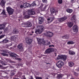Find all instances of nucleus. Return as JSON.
I'll return each instance as SVG.
<instances>
[{"label":"nucleus","instance_id":"obj_26","mask_svg":"<svg viewBox=\"0 0 79 79\" xmlns=\"http://www.w3.org/2000/svg\"><path fill=\"white\" fill-rule=\"evenodd\" d=\"M9 42V40H7L6 39H5L2 41V42L4 44V43H7V42Z\"/></svg>","mask_w":79,"mask_h":79},{"label":"nucleus","instance_id":"obj_49","mask_svg":"<svg viewBox=\"0 0 79 79\" xmlns=\"http://www.w3.org/2000/svg\"><path fill=\"white\" fill-rule=\"evenodd\" d=\"M9 71H10V70H7L6 71V72L5 73H6V74H8L7 73H8V72H9Z\"/></svg>","mask_w":79,"mask_h":79},{"label":"nucleus","instance_id":"obj_8","mask_svg":"<svg viewBox=\"0 0 79 79\" xmlns=\"http://www.w3.org/2000/svg\"><path fill=\"white\" fill-rule=\"evenodd\" d=\"M26 42L28 44V45H30L31 44L32 42V40L30 39L29 38H27L26 39Z\"/></svg>","mask_w":79,"mask_h":79},{"label":"nucleus","instance_id":"obj_4","mask_svg":"<svg viewBox=\"0 0 79 79\" xmlns=\"http://www.w3.org/2000/svg\"><path fill=\"white\" fill-rule=\"evenodd\" d=\"M54 51V49L53 48H49L46 49L44 53L45 54H49L50 53H52V52H53Z\"/></svg>","mask_w":79,"mask_h":79},{"label":"nucleus","instance_id":"obj_38","mask_svg":"<svg viewBox=\"0 0 79 79\" xmlns=\"http://www.w3.org/2000/svg\"><path fill=\"white\" fill-rule=\"evenodd\" d=\"M2 52L4 53H8V50H2Z\"/></svg>","mask_w":79,"mask_h":79},{"label":"nucleus","instance_id":"obj_45","mask_svg":"<svg viewBox=\"0 0 79 79\" xmlns=\"http://www.w3.org/2000/svg\"><path fill=\"white\" fill-rule=\"evenodd\" d=\"M4 77V78H5V79H8V77L7 76Z\"/></svg>","mask_w":79,"mask_h":79},{"label":"nucleus","instance_id":"obj_44","mask_svg":"<svg viewBox=\"0 0 79 79\" xmlns=\"http://www.w3.org/2000/svg\"><path fill=\"white\" fill-rule=\"evenodd\" d=\"M74 74L75 76H77V73H76V72H74Z\"/></svg>","mask_w":79,"mask_h":79},{"label":"nucleus","instance_id":"obj_19","mask_svg":"<svg viewBox=\"0 0 79 79\" xmlns=\"http://www.w3.org/2000/svg\"><path fill=\"white\" fill-rule=\"evenodd\" d=\"M63 39H68L69 38V36L68 35H65L62 36Z\"/></svg>","mask_w":79,"mask_h":79},{"label":"nucleus","instance_id":"obj_42","mask_svg":"<svg viewBox=\"0 0 79 79\" xmlns=\"http://www.w3.org/2000/svg\"><path fill=\"white\" fill-rule=\"evenodd\" d=\"M23 5H21L20 6V8H23Z\"/></svg>","mask_w":79,"mask_h":79},{"label":"nucleus","instance_id":"obj_7","mask_svg":"<svg viewBox=\"0 0 79 79\" xmlns=\"http://www.w3.org/2000/svg\"><path fill=\"white\" fill-rule=\"evenodd\" d=\"M53 33L50 31H48L47 32L46 35L47 37H51L53 36Z\"/></svg>","mask_w":79,"mask_h":79},{"label":"nucleus","instance_id":"obj_13","mask_svg":"<svg viewBox=\"0 0 79 79\" xmlns=\"http://www.w3.org/2000/svg\"><path fill=\"white\" fill-rule=\"evenodd\" d=\"M35 13L34 11H29L28 12V15H34Z\"/></svg>","mask_w":79,"mask_h":79},{"label":"nucleus","instance_id":"obj_6","mask_svg":"<svg viewBox=\"0 0 79 79\" xmlns=\"http://www.w3.org/2000/svg\"><path fill=\"white\" fill-rule=\"evenodd\" d=\"M78 27L76 25H75L73 27V32H78Z\"/></svg>","mask_w":79,"mask_h":79},{"label":"nucleus","instance_id":"obj_10","mask_svg":"<svg viewBox=\"0 0 79 79\" xmlns=\"http://www.w3.org/2000/svg\"><path fill=\"white\" fill-rule=\"evenodd\" d=\"M43 31V30L38 29L36 30V31H35V33L36 34L39 33V34H40L41 33H42V32Z\"/></svg>","mask_w":79,"mask_h":79},{"label":"nucleus","instance_id":"obj_55","mask_svg":"<svg viewBox=\"0 0 79 79\" xmlns=\"http://www.w3.org/2000/svg\"><path fill=\"white\" fill-rule=\"evenodd\" d=\"M34 31H31V33H32V34H34Z\"/></svg>","mask_w":79,"mask_h":79},{"label":"nucleus","instance_id":"obj_32","mask_svg":"<svg viewBox=\"0 0 79 79\" xmlns=\"http://www.w3.org/2000/svg\"><path fill=\"white\" fill-rule=\"evenodd\" d=\"M58 2L59 3V4H62L63 2L62 0H58Z\"/></svg>","mask_w":79,"mask_h":79},{"label":"nucleus","instance_id":"obj_41","mask_svg":"<svg viewBox=\"0 0 79 79\" xmlns=\"http://www.w3.org/2000/svg\"><path fill=\"white\" fill-rule=\"evenodd\" d=\"M54 47V45H49V47Z\"/></svg>","mask_w":79,"mask_h":79},{"label":"nucleus","instance_id":"obj_31","mask_svg":"<svg viewBox=\"0 0 79 79\" xmlns=\"http://www.w3.org/2000/svg\"><path fill=\"white\" fill-rule=\"evenodd\" d=\"M51 12L52 14H53V13H56V11H55V10L54 9H53L52 10H51Z\"/></svg>","mask_w":79,"mask_h":79},{"label":"nucleus","instance_id":"obj_56","mask_svg":"<svg viewBox=\"0 0 79 79\" xmlns=\"http://www.w3.org/2000/svg\"><path fill=\"white\" fill-rule=\"evenodd\" d=\"M2 34V31H0V34Z\"/></svg>","mask_w":79,"mask_h":79},{"label":"nucleus","instance_id":"obj_34","mask_svg":"<svg viewBox=\"0 0 79 79\" xmlns=\"http://www.w3.org/2000/svg\"><path fill=\"white\" fill-rule=\"evenodd\" d=\"M7 52L9 53H10V54H13V55H16V56H17V54H16L13 52V53H12L11 52Z\"/></svg>","mask_w":79,"mask_h":79},{"label":"nucleus","instance_id":"obj_48","mask_svg":"<svg viewBox=\"0 0 79 79\" xmlns=\"http://www.w3.org/2000/svg\"><path fill=\"white\" fill-rule=\"evenodd\" d=\"M50 42H48L47 44V45H50Z\"/></svg>","mask_w":79,"mask_h":79},{"label":"nucleus","instance_id":"obj_52","mask_svg":"<svg viewBox=\"0 0 79 79\" xmlns=\"http://www.w3.org/2000/svg\"><path fill=\"white\" fill-rule=\"evenodd\" d=\"M15 67H13L11 66H10V68H13Z\"/></svg>","mask_w":79,"mask_h":79},{"label":"nucleus","instance_id":"obj_54","mask_svg":"<svg viewBox=\"0 0 79 79\" xmlns=\"http://www.w3.org/2000/svg\"><path fill=\"white\" fill-rule=\"evenodd\" d=\"M43 6H44V5L42 4L41 5V6H42V7Z\"/></svg>","mask_w":79,"mask_h":79},{"label":"nucleus","instance_id":"obj_57","mask_svg":"<svg viewBox=\"0 0 79 79\" xmlns=\"http://www.w3.org/2000/svg\"><path fill=\"white\" fill-rule=\"evenodd\" d=\"M7 62H8L7 60H6V63H7Z\"/></svg>","mask_w":79,"mask_h":79},{"label":"nucleus","instance_id":"obj_22","mask_svg":"<svg viewBox=\"0 0 79 79\" xmlns=\"http://www.w3.org/2000/svg\"><path fill=\"white\" fill-rule=\"evenodd\" d=\"M62 59L64 61H65L66 60V59H67V57L66 56L63 55Z\"/></svg>","mask_w":79,"mask_h":79},{"label":"nucleus","instance_id":"obj_58","mask_svg":"<svg viewBox=\"0 0 79 79\" xmlns=\"http://www.w3.org/2000/svg\"><path fill=\"white\" fill-rule=\"evenodd\" d=\"M73 1H74V0H71V2H73Z\"/></svg>","mask_w":79,"mask_h":79},{"label":"nucleus","instance_id":"obj_24","mask_svg":"<svg viewBox=\"0 0 79 79\" xmlns=\"http://www.w3.org/2000/svg\"><path fill=\"white\" fill-rule=\"evenodd\" d=\"M74 44V42H73V41H70L67 42V44L68 45H72Z\"/></svg>","mask_w":79,"mask_h":79},{"label":"nucleus","instance_id":"obj_39","mask_svg":"<svg viewBox=\"0 0 79 79\" xmlns=\"http://www.w3.org/2000/svg\"><path fill=\"white\" fill-rule=\"evenodd\" d=\"M3 37H4V35H1L0 36V39H2V38H3Z\"/></svg>","mask_w":79,"mask_h":79},{"label":"nucleus","instance_id":"obj_37","mask_svg":"<svg viewBox=\"0 0 79 79\" xmlns=\"http://www.w3.org/2000/svg\"><path fill=\"white\" fill-rule=\"evenodd\" d=\"M10 56H12V57H14V58H16V56L13 54H10Z\"/></svg>","mask_w":79,"mask_h":79},{"label":"nucleus","instance_id":"obj_63","mask_svg":"<svg viewBox=\"0 0 79 79\" xmlns=\"http://www.w3.org/2000/svg\"><path fill=\"white\" fill-rule=\"evenodd\" d=\"M78 71H79V68H78Z\"/></svg>","mask_w":79,"mask_h":79},{"label":"nucleus","instance_id":"obj_60","mask_svg":"<svg viewBox=\"0 0 79 79\" xmlns=\"http://www.w3.org/2000/svg\"><path fill=\"white\" fill-rule=\"evenodd\" d=\"M23 79H26V77H24Z\"/></svg>","mask_w":79,"mask_h":79},{"label":"nucleus","instance_id":"obj_20","mask_svg":"<svg viewBox=\"0 0 79 79\" xmlns=\"http://www.w3.org/2000/svg\"><path fill=\"white\" fill-rule=\"evenodd\" d=\"M37 28H39V29H41V30H43L44 29V26L42 25H38L37 26Z\"/></svg>","mask_w":79,"mask_h":79},{"label":"nucleus","instance_id":"obj_40","mask_svg":"<svg viewBox=\"0 0 79 79\" xmlns=\"http://www.w3.org/2000/svg\"><path fill=\"white\" fill-rule=\"evenodd\" d=\"M10 74H11V76H13V75H15V73L14 72H10Z\"/></svg>","mask_w":79,"mask_h":79},{"label":"nucleus","instance_id":"obj_35","mask_svg":"<svg viewBox=\"0 0 79 79\" xmlns=\"http://www.w3.org/2000/svg\"><path fill=\"white\" fill-rule=\"evenodd\" d=\"M23 5L24 8H26V2L23 3Z\"/></svg>","mask_w":79,"mask_h":79},{"label":"nucleus","instance_id":"obj_14","mask_svg":"<svg viewBox=\"0 0 79 79\" xmlns=\"http://www.w3.org/2000/svg\"><path fill=\"white\" fill-rule=\"evenodd\" d=\"M5 27V25L3 24H0V30L4 29Z\"/></svg>","mask_w":79,"mask_h":79},{"label":"nucleus","instance_id":"obj_61","mask_svg":"<svg viewBox=\"0 0 79 79\" xmlns=\"http://www.w3.org/2000/svg\"><path fill=\"white\" fill-rule=\"evenodd\" d=\"M9 45H6V47H8Z\"/></svg>","mask_w":79,"mask_h":79},{"label":"nucleus","instance_id":"obj_11","mask_svg":"<svg viewBox=\"0 0 79 79\" xmlns=\"http://www.w3.org/2000/svg\"><path fill=\"white\" fill-rule=\"evenodd\" d=\"M38 19L39 21V24H41L42 23L43 21H44V19L42 17H39Z\"/></svg>","mask_w":79,"mask_h":79},{"label":"nucleus","instance_id":"obj_5","mask_svg":"<svg viewBox=\"0 0 79 79\" xmlns=\"http://www.w3.org/2000/svg\"><path fill=\"white\" fill-rule=\"evenodd\" d=\"M17 48L19 50L20 52H23V44L22 43L19 44L17 46Z\"/></svg>","mask_w":79,"mask_h":79},{"label":"nucleus","instance_id":"obj_27","mask_svg":"<svg viewBox=\"0 0 79 79\" xmlns=\"http://www.w3.org/2000/svg\"><path fill=\"white\" fill-rule=\"evenodd\" d=\"M76 19V18L75 15L73 16L71 18L72 20L73 21H74V22H75Z\"/></svg>","mask_w":79,"mask_h":79},{"label":"nucleus","instance_id":"obj_23","mask_svg":"<svg viewBox=\"0 0 79 79\" xmlns=\"http://www.w3.org/2000/svg\"><path fill=\"white\" fill-rule=\"evenodd\" d=\"M19 32V31L16 29H14L12 31L13 34H18Z\"/></svg>","mask_w":79,"mask_h":79},{"label":"nucleus","instance_id":"obj_53","mask_svg":"<svg viewBox=\"0 0 79 79\" xmlns=\"http://www.w3.org/2000/svg\"><path fill=\"white\" fill-rule=\"evenodd\" d=\"M30 79H34V78L32 77V76H31V78H30Z\"/></svg>","mask_w":79,"mask_h":79},{"label":"nucleus","instance_id":"obj_33","mask_svg":"<svg viewBox=\"0 0 79 79\" xmlns=\"http://www.w3.org/2000/svg\"><path fill=\"white\" fill-rule=\"evenodd\" d=\"M31 7V5H30V4H29L28 3L26 2V8H27V7Z\"/></svg>","mask_w":79,"mask_h":79},{"label":"nucleus","instance_id":"obj_36","mask_svg":"<svg viewBox=\"0 0 79 79\" xmlns=\"http://www.w3.org/2000/svg\"><path fill=\"white\" fill-rule=\"evenodd\" d=\"M42 1L44 3H47V0H42Z\"/></svg>","mask_w":79,"mask_h":79},{"label":"nucleus","instance_id":"obj_12","mask_svg":"<svg viewBox=\"0 0 79 79\" xmlns=\"http://www.w3.org/2000/svg\"><path fill=\"white\" fill-rule=\"evenodd\" d=\"M6 0H2L0 2V5L2 6H3L5 5V3H6Z\"/></svg>","mask_w":79,"mask_h":79},{"label":"nucleus","instance_id":"obj_62","mask_svg":"<svg viewBox=\"0 0 79 79\" xmlns=\"http://www.w3.org/2000/svg\"><path fill=\"white\" fill-rule=\"evenodd\" d=\"M0 67H2V65H0Z\"/></svg>","mask_w":79,"mask_h":79},{"label":"nucleus","instance_id":"obj_47","mask_svg":"<svg viewBox=\"0 0 79 79\" xmlns=\"http://www.w3.org/2000/svg\"><path fill=\"white\" fill-rule=\"evenodd\" d=\"M58 77H62V76H61V75H58Z\"/></svg>","mask_w":79,"mask_h":79},{"label":"nucleus","instance_id":"obj_2","mask_svg":"<svg viewBox=\"0 0 79 79\" xmlns=\"http://www.w3.org/2000/svg\"><path fill=\"white\" fill-rule=\"evenodd\" d=\"M64 65V63L61 60H59L56 64L57 66L59 68H61Z\"/></svg>","mask_w":79,"mask_h":79},{"label":"nucleus","instance_id":"obj_50","mask_svg":"<svg viewBox=\"0 0 79 79\" xmlns=\"http://www.w3.org/2000/svg\"><path fill=\"white\" fill-rule=\"evenodd\" d=\"M2 64V65H6V64H5V63H3Z\"/></svg>","mask_w":79,"mask_h":79},{"label":"nucleus","instance_id":"obj_64","mask_svg":"<svg viewBox=\"0 0 79 79\" xmlns=\"http://www.w3.org/2000/svg\"><path fill=\"white\" fill-rule=\"evenodd\" d=\"M19 79V78H15V79Z\"/></svg>","mask_w":79,"mask_h":79},{"label":"nucleus","instance_id":"obj_25","mask_svg":"<svg viewBox=\"0 0 79 79\" xmlns=\"http://www.w3.org/2000/svg\"><path fill=\"white\" fill-rule=\"evenodd\" d=\"M63 56V55H58V57L57 58V60H60V59H62Z\"/></svg>","mask_w":79,"mask_h":79},{"label":"nucleus","instance_id":"obj_1","mask_svg":"<svg viewBox=\"0 0 79 79\" xmlns=\"http://www.w3.org/2000/svg\"><path fill=\"white\" fill-rule=\"evenodd\" d=\"M22 25H24V27H30L32 26V23L29 21H27L26 22H23L22 23Z\"/></svg>","mask_w":79,"mask_h":79},{"label":"nucleus","instance_id":"obj_30","mask_svg":"<svg viewBox=\"0 0 79 79\" xmlns=\"http://www.w3.org/2000/svg\"><path fill=\"white\" fill-rule=\"evenodd\" d=\"M34 6H36V4H35V2H33V3L31 4L30 5V6H31V7H33Z\"/></svg>","mask_w":79,"mask_h":79},{"label":"nucleus","instance_id":"obj_3","mask_svg":"<svg viewBox=\"0 0 79 79\" xmlns=\"http://www.w3.org/2000/svg\"><path fill=\"white\" fill-rule=\"evenodd\" d=\"M6 10L7 11V13H8L9 15H13V14L14 10L13 9L11 8V7H6Z\"/></svg>","mask_w":79,"mask_h":79},{"label":"nucleus","instance_id":"obj_18","mask_svg":"<svg viewBox=\"0 0 79 79\" xmlns=\"http://www.w3.org/2000/svg\"><path fill=\"white\" fill-rule=\"evenodd\" d=\"M73 24H74V23L73 22H68V25L69 27H71L73 26Z\"/></svg>","mask_w":79,"mask_h":79},{"label":"nucleus","instance_id":"obj_16","mask_svg":"<svg viewBox=\"0 0 79 79\" xmlns=\"http://www.w3.org/2000/svg\"><path fill=\"white\" fill-rule=\"evenodd\" d=\"M74 63L72 61H70L69 62V66L70 67H72L74 66Z\"/></svg>","mask_w":79,"mask_h":79},{"label":"nucleus","instance_id":"obj_46","mask_svg":"<svg viewBox=\"0 0 79 79\" xmlns=\"http://www.w3.org/2000/svg\"><path fill=\"white\" fill-rule=\"evenodd\" d=\"M26 17L27 18H29V15H26Z\"/></svg>","mask_w":79,"mask_h":79},{"label":"nucleus","instance_id":"obj_29","mask_svg":"<svg viewBox=\"0 0 79 79\" xmlns=\"http://www.w3.org/2000/svg\"><path fill=\"white\" fill-rule=\"evenodd\" d=\"M37 39L38 41V43H42V42H41L42 40V39H40L39 38H37Z\"/></svg>","mask_w":79,"mask_h":79},{"label":"nucleus","instance_id":"obj_15","mask_svg":"<svg viewBox=\"0 0 79 79\" xmlns=\"http://www.w3.org/2000/svg\"><path fill=\"white\" fill-rule=\"evenodd\" d=\"M1 15H2L3 16H5V17H7V15L6 14V12L5 10H3L2 11L1 13Z\"/></svg>","mask_w":79,"mask_h":79},{"label":"nucleus","instance_id":"obj_17","mask_svg":"<svg viewBox=\"0 0 79 79\" xmlns=\"http://www.w3.org/2000/svg\"><path fill=\"white\" fill-rule=\"evenodd\" d=\"M69 55H74L76 54L72 50L69 51Z\"/></svg>","mask_w":79,"mask_h":79},{"label":"nucleus","instance_id":"obj_51","mask_svg":"<svg viewBox=\"0 0 79 79\" xmlns=\"http://www.w3.org/2000/svg\"><path fill=\"white\" fill-rule=\"evenodd\" d=\"M48 21H50L51 20V19L50 18H48L47 19Z\"/></svg>","mask_w":79,"mask_h":79},{"label":"nucleus","instance_id":"obj_21","mask_svg":"<svg viewBox=\"0 0 79 79\" xmlns=\"http://www.w3.org/2000/svg\"><path fill=\"white\" fill-rule=\"evenodd\" d=\"M66 11L68 13H71L73 10L71 9H66Z\"/></svg>","mask_w":79,"mask_h":79},{"label":"nucleus","instance_id":"obj_59","mask_svg":"<svg viewBox=\"0 0 79 79\" xmlns=\"http://www.w3.org/2000/svg\"><path fill=\"white\" fill-rule=\"evenodd\" d=\"M18 59L19 60H21V59H20V58H19Z\"/></svg>","mask_w":79,"mask_h":79},{"label":"nucleus","instance_id":"obj_28","mask_svg":"<svg viewBox=\"0 0 79 79\" xmlns=\"http://www.w3.org/2000/svg\"><path fill=\"white\" fill-rule=\"evenodd\" d=\"M1 55L4 56H8V55L6 53H5L4 52H2L1 53Z\"/></svg>","mask_w":79,"mask_h":79},{"label":"nucleus","instance_id":"obj_9","mask_svg":"<svg viewBox=\"0 0 79 79\" xmlns=\"http://www.w3.org/2000/svg\"><path fill=\"white\" fill-rule=\"evenodd\" d=\"M67 18H68L67 17L65 16L59 19V20L57 21H58L59 22H62V21H65V20H66Z\"/></svg>","mask_w":79,"mask_h":79},{"label":"nucleus","instance_id":"obj_43","mask_svg":"<svg viewBox=\"0 0 79 79\" xmlns=\"http://www.w3.org/2000/svg\"><path fill=\"white\" fill-rule=\"evenodd\" d=\"M35 28V26H33L31 28V29H34Z\"/></svg>","mask_w":79,"mask_h":79}]
</instances>
